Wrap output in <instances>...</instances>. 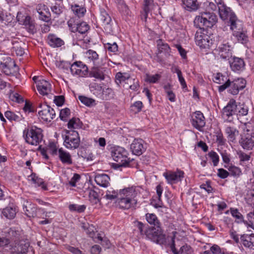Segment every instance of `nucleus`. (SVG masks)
<instances>
[{"label": "nucleus", "instance_id": "obj_1", "mask_svg": "<svg viewBox=\"0 0 254 254\" xmlns=\"http://www.w3.org/2000/svg\"><path fill=\"white\" fill-rule=\"evenodd\" d=\"M137 227L142 235L146 238L159 245H163L166 242V238L160 227H150L145 226L142 223L137 222Z\"/></svg>", "mask_w": 254, "mask_h": 254}, {"label": "nucleus", "instance_id": "obj_2", "mask_svg": "<svg viewBox=\"0 0 254 254\" xmlns=\"http://www.w3.org/2000/svg\"><path fill=\"white\" fill-rule=\"evenodd\" d=\"M137 191L133 187L121 190L119 191L118 204L123 209H129L135 207L137 203Z\"/></svg>", "mask_w": 254, "mask_h": 254}, {"label": "nucleus", "instance_id": "obj_3", "mask_svg": "<svg viewBox=\"0 0 254 254\" xmlns=\"http://www.w3.org/2000/svg\"><path fill=\"white\" fill-rule=\"evenodd\" d=\"M217 21L216 15L212 12L203 11L197 15L194 19V24L196 27L201 29L203 27H212Z\"/></svg>", "mask_w": 254, "mask_h": 254}, {"label": "nucleus", "instance_id": "obj_4", "mask_svg": "<svg viewBox=\"0 0 254 254\" xmlns=\"http://www.w3.org/2000/svg\"><path fill=\"white\" fill-rule=\"evenodd\" d=\"M246 85V81L244 78H238L232 81L229 80L226 84L219 86L218 90L219 92H222L229 87L228 92L235 95L239 93L240 90L243 89Z\"/></svg>", "mask_w": 254, "mask_h": 254}, {"label": "nucleus", "instance_id": "obj_5", "mask_svg": "<svg viewBox=\"0 0 254 254\" xmlns=\"http://www.w3.org/2000/svg\"><path fill=\"white\" fill-rule=\"evenodd\" d=\"M23 136L27 143L35 146L41 141L43 136L41 129L36 127L24 130Z\"/></svg>", "mask_w": 254, "mask_h": 254}, {"label": "nucleus", "instance_id": "obj_6", "mask_svg": "<svg viewBox=\"0 0 254 254\" xmlns=\"http://www.w3.org/2000/svg\"><path fill=\"white\" fill-rule=\"evenodd\" d=\"M127 151L124 148L120 146L114 147L111 153L113 160L119 163L121 166H127L130 162L127 157Z\"/></svg>", "mask_w": 254, "mask_h": 254}, {"label": "nucleus", "instance_id": "obj_7", "mask_svg": "<svg viewBox=\"0 0 254 254\" xmlns=\"http://www.w3.org/2000/svg\"><path fill=\"white\" fill-rule=\"evenodd\" d=\"M80 142V137L76 131H68L64 138V145L66 148L73 150L79 147Z\"/></svg>", "mask_w": 254, "mask_h": 254}, {"label": "nucleus", "instance_id": "obj_8", "mask_svg": "<svg viewBox=\"0 0 254 254\" xmlns=\"http://www.w3.org/2000/svg\"><path fill=\"white\" fill-rule=\"evenodd\" d=\"M196 44L201 48H209L213 44V41L210 37L203 33L200 29L196 31L195 35Z\"/></svg>", "mask_w": 254, "mask_h": 254}, {"label": "nucleus", "instance_id": "obj_9", "mask_svg": "<svg viewBox=\"0 0 254 254\" xmlns=\"http://www.w3.org/2000/svg\"><path fill=\"white\" fill-rule=\"evenodd\" d=\"M39 117L45 122H51L56 116L54 110L46 104H40L38 106Z\"/></svg>", "mask_w": 254, "mask_h": 254}, {"label": "nucleus", "instance_id": "obj_10", "mask_svg": "<svg viewBox=\"0 0 254 254\" xmlns=\"http://www.w3.org/2000/svg\"><path fill=\"white\" fill-rule=\"evenodd\" d=\"M237 115V105L236 101L230 99L226 106L222 110V117L223 119L229 122L233 120V116Z\"/></svg>", "mask_w": 254, "mask_h": 254}, {"label": "nucleus", "instance_id": "obj_11", "mask_svg": "<svg viewBox=\"0 0 254 254\" xmlns=\"http://www.w3.org/2000/svg\"><path fill=\"white\" fill-rule=\"evenodd\" d=\"M214 54L221 59L228 60L232 56V50L228 43H221L214 50Z\"/></svg>", "mask_w": 254, "mask_h": 254}, {"label": "nucleus", "instance_id": "obj_12", "mask_svg": "<svg viewBox=\"0 0 254 254\" xmlns=\"http://www.w3.org/2000/svg\"><path fill=\"white\" fill-rule=\"evenodd\" d=\"M163 176L166 179L168 184H174L181 182L184 177L183 171L177 170L175 172L167 171L163 173Z\"/></svg>", "mask_w": 254, "mask_h": 254}, {"label": "nucleus", "instance_id": "obj_13", "mask_svg": "<svg viewBox=\"0 0 254 254\" xmlns=\"http://www.w3.org/2000/svg\"><path fill=\"white\" fill-rule=\"evenodd\" d=\"M99 22L106 32L110 33L112 31V18L104 9H100Z\"/></svg>", "mask_w": 254, "mask_h": 254}, {"label": "nucleus", "instance_id": "obj_14", "mask_svg": "<svg viewBox=\"0 0 254 254\" xmlns=\"http://www.w3.org/2000/svg\"><path fill=\"white\" fill-rule=\"evenodd\" d=\"M70 69L73 75L83 77L87 74L88 69L81 62H75L70 65Z\"/></svg>", "mask_w": 254, "mask_h": 254}, {"label": "nucleus", "instance_id": "obj_15", "mask_svg": "<svg viewBox=\"0 0 254 254\" xmlns=\"http://www.w3.org/2000/svg\"><path fill=\"white\" fill-rule=\"evenodd\" d=\"M107 72L108 70L106 68L95 66L90 71L89 76L102 81L105 79Z\"/></svg>", "mask_w": 254, "mask_h": 254}, {"label": "nucleus", "instance_id": "obj_16", "mask_svg": "<svg viewBox=\"0 0 254 254\" xmlns=\"http://www.w3.org/2000/svg\"><path fill=\"white\" fill-rule=\"evenodd\" d=\"M191 118V124L195 128L200 130L205 126V118L201 112H195L192 115Z\"/></svg>", "mask_w": 254, "mask_h": 254}, {"label": "nucleus", "instance_id": "obj_17", "mask_svg": "<svg viewBox=\"0 0 254 254\" xmlns=\"http://www.w3.org/2000/svg\"><path fill=\"white\" fill-rule=\"evenodd\" d=\"M68 25L72 32H78L80 34H85L89 29L88 25L85 22L74 24L72 20L67 22Z\"/></svg>", "mask_w": 254, "mask_h": 254}, {"label": "nucleus", "instance_id": "obj_18", "mask_svg": "<svg viewBox=\"0 0 254 254\" xmlns=\"http://www.w3.org/2000/svg\"><path fill=\"white\" fill-rule=\"evenodd\" d=\"M216 2L217 3L218 11L220 17L223 20L229 19L232 17V15H236L232 10L228 7L226 6L222 2L220 1Z\"/></svg>", "mask_w": 254, "mask_h": 254}, {"label": "nucleus", "instance_id": "obj_19", "mask_svg": "<svg viewBox=\"0 0 254 254\" xmlns=\"http://www.w3.org/2000/svg\"><path fill=\"white\" fill-rule=\"evenodd\" d=\"M23 208L25 214L29 217L37 216V208L36 205L31 201L24 199L23 201Z\"/></svg>", "mask_w": 254, "mask_h": 254}, {"label": "nucleus", "instance_id": "obj_20", "mask_svg": "<svg viewBox=\"0 0 254 254\" xmlns=\"http://www.w3.org/2000/svg\"><path fill=\"white\" fill-rule=\"evenodd\" d=\"M230 65L231 69L236 72L243 71L245 68V63L242 58L234 57L230 61Z\"/></svg>", "mask_w": 254, "mask_h": 254}, {"label": "nucleus", "instance_id": "obj_21", "mask_svg": "<svg viewBox=\"0 0 254 254\" xmlns=\"http://www.w3.org/2000/svg\"><path fill=\"white\" fill-rule=\"evenodd\" d=\"M144 141L141 139H135L130 144V150L132 153L136 155H140L145 150Z\"/></svg>", "mask_w": 254, "mask_h": 254}, {"label": "nucleus", "instance_id": "obj_22", "mask_svg": "<svg viewBox=\"0 0 254 254\" xmlns=\"http://www.w3.org/2000/svg\"><path fill=\"white\" fill-rule=\"evenodd\" d=\"M29 247L28 243H25L24 241H20L17 245H10L9 250L10 254H26L25 252Z\"/></svg>", "mask_w": 254, "mask_h": 254}, {"label": "nucleus", "instance_id": "obj_23", "mask_svg": "<svg viewBox=\"0 0 254 254\" xmlns=\"http://www.w3.org/2000/svg\"><path fill=\"white\" fill-rule=\"evenodd\" d=\"M240 143L246 150H252L254 147V135H241Z\"/></svg>", "mask_w": 254, "mask_h": 254}, {"label": "nucleus", "instance_id": "obj_24", "mask_svg": "<svg viewBox=\"0 0 254 254\" xmlns=\"http://www.w3.org/2000/svg\"><path fill=\"white\" fill-rule=\"evenodd\" d=\"M94 180L98 185L104 188H107L110 185V178L106 174L96 173Z\"/></svg>", "mask_w": 254, "mask_h": 254}, {"label": "nucleus", "instance_id": "obj_25", "mask_svg": "<svg viewBox=\"0 0 254 254\" xmlns=\"http://www.w3.org/2000/svg\"><path fill=\"white\" fill-rule=\"evenodd\" d=\"M36 86L38 91L42 95H47L51 92V84L44 79L38 80Z\"/></svg>", "mask_w": 254, "mask_h": 254}, {"label": "nucleus", "instance_id": "obj_26", "mask_svg": "<svg viewBox=\"0 0 254 254\" xmlns=\"http://www.w3.org/2000/svg\"><path fill=\"white\" fill-rule=\"evenodd\" d=\"M58 155L60 161L64 164L71 165L72 159L70 154L63 148L58 149Z\"/></svg>", "mask_w": 254, "mask_h": 254}, {"label": "nucleus", "instance_id": "obj_27", "mask_svg": "<svg viewBox=\"0 0 254 254\" xmlns=\"http://www.w3.org/2000/svg\"><path fill=\"white\" fill-rule=\"evenodd\" d=\"M232 15L229 20V23L230 29L233 33L235 31L242 30L243 29V23L242 21L238 19L236 15Z\"/></svg>", "mask_w": 254, "mask_h": 254}, {"label": "nucleus", "instance_id": "obj_28", "mask_svg": "<svg viewBox=\"0 0 254 254\" xmlns=\"http://www.w3.org/2000/svg\"><path fill=\"white\" fill-rule=\"evenodd\" d=\"M12 47L11 51L13 54L15 53L17 56H22L25 53L24 48L25 44L22 41L15 40L12 42Z\"/></svg>", "mask_w": 254, "mask_h": 254}, {"label": "nucleus", "instance_id": "obj_29", "mask_svg": "<svg viewBox=\"0 0 254 254\" xmlns=\"http://www.w3.org/2000/svg\"><path fill=\"white\" fill-rule=\"evenodd\" d=\"M85 58L88 62L92 64L95 66H99V58L98 54L92 50H89L85 53Z\"/></svg>", "mask_w": 254, "mask_h": 254}, {"label": "nucleus", "instance_id": "obj_30", "mask_svg": "<svg viewBox=\"0 0 254 254\" xmlns=\"http://www.w3.org/2000/svg\"><path fill=\"white\" fill-rule=\"evenodd\" d=\"M170 247L174 254H190L192 252L191 248L187 245L182 246L180 250L178 251L175 248L174 238H172Z\"/></svg>", "mask_w": 254, "mask_h": 254}, {"label": "nucleus", "instance_id": "obj_31", "mask_svg": "<svg viewBox=\"0 0 254 254\" xmlns=\"http://www.w3.org/2000/svg\"><path fill=\"white\" fill-rule=\"evenodd\" d=\"M48 44L53 48L60 47L64 45V41L56 35L50 34L47 37Z\"/></svg>", "mask_w": 254, "mask_h": 254}, {"label": "nucleus", "instance_id": "obj_32", "mask_svg": "<svg viewBox=\"0 0 254 254\" xmlns=\"http://www.w3.org/2000/svg\"><path fill=\"white\" fill-rule=\"evenodd\" d=\"M241 240L245 247L254 250V234H244L241 236Z\"/></svg>", "mask_w": 254, "mask_h": 254}, {"label": "nucleus", "instance_id": "obj_33", "mask_svg": "<svg viewBox=\"0 0 254 254\" xmlns=\"http://www.w3.org/2000/svg\"><path fill=\"white\" fill-rule=\"evenodd\" d=\"M225 133L229 141L234 142L239 134V130L234 127L227 126L225 129Z\"/></svg>", "mask_w": 254, "mask_h": 254}, {"label": "nucleus", "instance_id": "obj_34", "mask_svg": "<svg viewBox=\"0 0 254 254\" xmlns=\"http://www.w3.org/2000/svg\"><path fill=\"white\" fill-rule=\"evenodd\" d=\"M158 54H163L166 57L169 55L171 49L169 45L161 39L157 40Z\"/></svg>", "mask_w": 254, "mask_h": 254}, {"label": "nucleus", "instance_id": "obj_35", "mask_svg": "<svg viewBox=\"0 0 254 254\" xmlns=\"http://www.w3.org/2000/svg\"><path fill=\"white\" fill-rule=\"evenodd\" d=\"M241 127L243 131L242 135H254V122L242 123Z\"/></svg>", "mask_w": 254, "mask_h": 254}, {"label": "nucleus", "instance_id": "obj_36", "mask_svg": "<svg viewBox=\"0 0 254 254\" xmlns=\"http://www.w3.org/2000/svg\"><path fill=\"white\" fill-rule=\"evenodd\" d=\"M116 79L117 83L121 84L125 82L127 84H130L132 83V79L130 78V75L127 73L118 72L116 75Z\"/></svg>", "mask_w": 254, "mask_h": 254}, {"label": "nucleus", "instance_id": "obj_37", "mask_svg": "<svg viewBox=\"0 0 254 254\" xmlns=\"http://www.w3.org/2000/svg\"><path fill=\"white\" fill-rule=\"evenodd\" d=\"M233 36L237 40L242 44H246L249 41V38L247 33L243 30L235 31L232 33Z\"/></svg>", "mask_w": 254, "mask_h": 254}, {"label": "nucleus", "instance_id": "obj_38", "mask_svg": "<svg viewBox=\"0 0 254 254\" xmlns=\"http://www.w3.org/2000/svg\"><path fill=\"white\" fill-rule=\"evenodd\" d=\"M2 213L6 218L12 219L14 218L16 215V207L13 205L8 206L2 210Z\"/></svg>", "mask_w": 254, "mask_h": 254}, {"label": "nucleus", "instance_id": "obj_39", "mask_svg": "<svg viewBox=\"0 0 254 254\" xmlns=\"http://www.w3.org/2000/svg\"><path fill=\"white\" fill-rule=\"evenodd\" d=\"M184 8L188 11H195L197 9L198 4L197 0H182Z\"/></svg>", "mask_w": 254, "mask_h": 254}, {"label": "nucleus", "instance_id": "obj_40", "mask_svg": "<svg viewBox=\"0 0 254 254\" xmlns=\"http://www.w3.org/2000/svg\"><path fill=\"white\" fill-rule=\"evenodd\" d=\"M89 88L90 91L96 96L98 98H100L102 96L103 88H102L100 84L97 83H91L89 85Z\"/></svg>", "mask_w": 254, "mask_h": 254}, {"label": "nucleus", "instance_id": "obj_41", "mask_svg": "<svg viewBox=\"0 0 254 254\" xmlns=\"http://www.w3.org/2000/svg\"><path fill=\"white\" fill-rule=\"evenodd\" d=\"M146 219L150 225H153L155 227H158L161 226L159 220L154 214L149 213H147L146 214Z\"/></svg>", "mask_w": 254, "mask_h": 254}, {"label": "nucleus", "instance_id": "obj_42", "mask_svg": "<svg viewBox=\"0 0 254 254\" xmlns=\"http://www.w3.org/2000/svg\"><path fill=\"white\" fill-rule=\"evenodd\" d=\"M89 201L92 205H95V207L100 206V201L98 197V194L93 190H90L89 193Z\"/></svg>", "mask_w": 254, "mask_h": 254}, {"label": "nucleus", "instance_id": "obj_43", "mask_svg": "<svg viewBox=\"0 0 254 254\" xmlns=\"http://www.w3.org/2000/svg\"><path fill=\"white\" fill-rule=\"evenodd\" d=\"M230 79L228 78L227 76L223 75L221 73H217L214 75L213 77V81L218 84L224 85L229 81Z\"/></svg>", "mask_w": 254, "mask_h": 254}, {"label": "nucleus", "instance_id": "obj_44", "mask_svg": "<svg viewBox=\"0 0 254 254\" xmlns=\"http://www.w3.org/2000/svg\"><path fill=\"white\" fill-rule=\"evenodd\" d=\"M82 123L78 118H73L70 120L67 124L68 128L69 129H76L81 127Z\"/></svg>", "mask_w": 254, "mask_h": 254}, {"label": "nucleus", "instance_id": "obj_45", "mask_svg": "<svg viewBox=\"0 0 254 254\" xmlns=\"http://www.w3.org/2000/svg\"><path fill=\"white\" fill-rule=\"evenodd\" d=\"M144 10L145 12L144 17L145 18L147 17V13L157 5L153 3V0H144Z\"/></svg>", "mask_w": 254, "mask_h": 254}, {"label": "nucleus", "instance_id": "obj_46", "mask_svg": "<svg viewBox=\"0 0 254 254\" xmlns=\"http://www.w3.org/2000/svg\"><path fill=\"white\" fill-rule=\"evenodd\" d=\"M119 192L111 188L106 191L104 197L110 200H113L116 198H119Z\"/></svg>", "mask_w": 254, "mask_h": 254}, {"label": "nucleus", "instance_id": "obj_47", "mask_svg": "<svg viewBox=\"0 0 254 254\" xmlns=\"http://www.w3.org/2000/svg\"><path fill=\"white\" fill-rule=\"evenodd\" d=\"M71 10L79 17L83 16L86 12V9L84 8L80 7L78 5H72L71 6Z\"/></svg>", "mask_w": 254, "mask_h": 254}, {"label": "nucleus", "instance_id": "obj_48", "mask_svg": "<svg viewBox=\"0 0 254 254\" xmlns=\"http://www.w3.org/2000/svg\"><path fill=\"white\" fill-rule=\"evenodd\" d=\"M7 61H9V63L7 64V62L4 63H1V65L4 72L7 74H8L9 72L8 69L11 68L12 66H15L16 64L14 61L9 57H6Z\"/></svg>", "mask_w": 254, "mask_h": 254}, {"label": "nucleus", "instance_id": "obj_49", "mask_svg": "<svg viewBox=\"0 0 254 254\" xmlns=\"http://www.w3.org/2000/svg\"><path fill=\"white\" fill-rule=\"evenodd\" d=\"M113 96V91L110 88H103L102 96L100 98L103 99H108Z\"/></svg>", "mask_w": 254, "mask_h": 254}, {"label": "nucleus", "instance_id": "obj_50", "mask_svg": "<svg viewBox=\"0 0 254 254\" xmlns=\"http://www.w3.org/2000/svg\"><path fill=\"white\" fill-rule=\"evenodd\" d=\"M160 75L158 74H156L154 75L146 74L145 77V81L147 82L153 83H156L160 79Z\"/></svg>", "mask_w": 254, "mask_h": 254}, {"label": "nucleus", "instance_id": "obj_51", "mask_svg": "<svg viewBox=\"0 0 254 254\" xmlns=\"http://www.w3.org/2000/svg\"><path fill=\"white\" fill-rule=\"evenodd\" d=\"M78 99L81 103L87 106H92L95 102L94 100L83 96H79Z\"/></svg>", "mask_w": 254, "mask_h": 254}, {"label": "nucleus", "instance_id": "obj_52", "mask_svg": "<svg viewBox=\"0 0 254 254\" xmlns=\"http://www.w3.org/2000/svg\"><path fill=\"white\" fill-rule=\"evenodd\" d=\"M23 24L27 27L30 31L33 32L35 30V26L32 21H31V18L30 16H25Z\"/></svg>", "mask_w": 254, "mask_h": 254}, {"label": "nucleus", "instance_id": "obj_53", "mask_svg": "<svg viewBox=\"0 0 254 254\" xmlns=\"http://www.w3.org/2000/svg\"><path fill=\"white\" fill-rule=\"evenodd\" d=\"M248 113V108L244 104L237 105V115L240 116H246Z\"/></svg>", "mask_w": 254, "mask_h": 254}, {"label": "nucleus", "instance_id": "obj_54", "mask_svg": "<svg viewBox=\"0 0 254 254\" xmlns=\"http://www.w3.org/2000/svg\"><path fill=\"white\" fill-rule=\"evenodd\" d=\"M228 170L231 175L233 176H239L242 174L241 169L236 166H231L229 167Z\"/></svg>", "mask_w": 254, "mask_h": 254}, {"label": "nucleus", "instance_id": "obj_55", "mask_svg": "<svg viewBox=\"0 0 254 254\" xmlns=\"http://www.w3.org/2000/svg\"><path fill=\"white\" fill-rule=\"evenodd\" d=\"M232 215L235 217L238 222H241L243 220V216L237 209L231 208L230 209Z\"/></svg>", "mask_w": 254, "mask_h": 254}, {"label": "nucleus", "instance_id": "obj_56", "mask_svg": "<svg viewBox=\"0 0 254 254\" xmlns=\"http://www.w3.org/2000/svg\"><path fill=\"white\" fill-rule=\"evenodd\" d=\"M39 14V18L45 21H48L50 20V12L49 11L48 8L47 10H44L43 11H40Z\"/></svg>", "mask_w": 254, "mask_h": 254}, {"label": "nucleus", "instance_id": "obj_57", "mask_svg": "<svg viewBox=\"0 0 254 254\" xmlns=\"http://www.w3.org/2000/svg\"><path fill=\"white\" fill-rule=\"evenodd\" d=\"M105 48L107 49L109 52L115 53L118 50V47L116 43L114 42L113 44L107 43L105 44Z\"/></svg>", "mask_w": 254, "mask_h": 254}, {"label": "nucleus", "instance_id": "obj_58", "mask_svg": "<svg viewBox=\"0 0 254 254\" xmlns=\"http://www.w3.org/2000/svg\"><path fill=\"white\" fill-rule=\"evenodd\" d=\"M208 155L211 158L214 166H217L219 162V156L218 154L214 151H211L208 153Z\"/></svg>", "mask_w": 254, "mask_h": 254}, {"label": "nucleus", "instance_id": "obj_59", "mask_svg": "<svg viewBox=\"0 0 254 254\" xmlns=\"http://www.w3.org/2000/svg\"><path fill=\"white\" fill-rule=\"evenodd\" d=\"M70 111L68 108H64L62 109L60 114V117L63 121H65L66 118L70 115Z\"/></svg>", "mask_w": 254, "mask_h": 254}, {"label": "nucleus", "instance_id": "obj_60", "mask_svg": "<svg viewBox=\"0 0 254 254\" xmlns=\"http://www.w3.org/2000/svg\"><path fill=\"white\" fill-rule=\"evenodd\" d=\"M4 115L9 120L18 121L19 120V117L10 111L5 112Z\"/></svg>", "mask_w": 254, "mask_h": 254}, {"label": "nucleus", "instance_id": "obj_61", "mask_svg": "<svg viewBox=\"0 0 254 254\" xmlns=\"http://www.w3.org/2000/svg\"><path fill=\"white\" fill-rule=\"evenodd\" d=\"M48 149L53 155L58 154V150L57 145L54 142H50L48 145Z\"/></svg>", "mask_w": 254, "mask_h": 254}, {"label": "nucleus", "instance_id": "obj_62", "mask_svg": "<svg viewBox=\"0 0 254 254\" xmlns=\"http://www.w3.org/2000/svg\"><path fill=\"white\" fill-rule=\"evenodd\" d=\"M80 179V176L77 174H74L69 182V185L72 187H75L76 184Z\"/></svg>", "mask_w": 254, "mask_h": 254}, {"label": "nucleus", "instance_id": "obj_63", "mask_svg": "<svg viewBox=\"0 0 254 254\" xmlns=\"http://www.w3.org/2000/svg\"><path fill=\"white\" fill-rule=\"evenodd\" d=\"M142 103L141 101H136L131 106L133 108L132 110L134 111L135 112H139L141 110L142 107Z\"/></svg>", "mask_w": 254, "mask_h": 254}, {"label": "nucleus", "instance_id": "obj_64", "mask_svg": "<svg viewBox=\"0 0 254 254\" xmlns=\"http://www.w3.org/2000/svg\"><path fill=\"white\" fill-rule=\"evenodd\" d=\"M10 98L13 101L17 102L23 101V99L21 96L17 93H12L10 95Z\"/></svg>", "mask_w": 254, "mask_h": 254}]
</instances>
